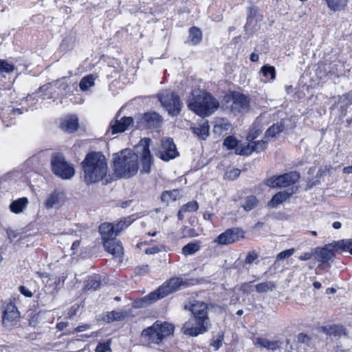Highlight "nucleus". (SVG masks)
<instances>
[{
	"mask_svg": "<svg viewBox=\"0 0 352 352\" xmlns=\"http://www.w3.org/2000/svg\"><path fill=\"white\" fill-rule=\"evenodd\" d=\"M150 142L149 138H143L135 146V153L130 149H124L113 155V168L118 177L127 179L134 176L139 169V157L142 163L141 172L150 173L153 164Z\"/></svg>",
	"mask_w": 352,
	"mask_h": 352,
	"instance_id": "nucleus-1",
	"label": "nucleus"
},
{
	"mask_svg": "<svg viewBox=\"0 0 352 352\" xmlns=\"http://www.w3.org/2000/svg\"><path fill=\"white\" fill-rule=\"evenodd\" d=\"M82 166L84 180L87 184L100 182L107 173V160L99 152L87 154L82 162Z\"/></svg>",
	"mask_w": 352,
	"mask_h": 352,
	"instance_id": "nucleus-2",
	"label": "nucleus"
},
{
	"mask_svg": "<svg viewBox=\"0 0 352 352\" xmlns=\"http://www.w3.org/2000/svg\"><path fill=\"white\" fill-rule=\"evenodd\" d=\"M219 106V102L212 96L200 89L193 90L188 101V109L201 117L210 116Z\"/></svg>",
	"mask_w": 352,
	"mask_h": 352,
	"instance_id": "nucleus-3",
	"label": "nucleus"
},
{
	"mask_svg": "<svg viewBox=\"0 0 352 352\" xmlns=\"http://www.w3.org/2000/svg\"><path fill=\"white\" fill-rule=\"evenodd\" d=\"M184 284L182 278L174 277L164 283L155 291L135 302V307L138 308L144 307L155 302L159 299L163 298L168 295L177 291Z\"/></svg>",
	"mask_w": 352,
	"mask_h": 352,
	"instance_id": "nucleus-4",
	"label": "nucleus"
},
{
	"mask_svg": "<svg viewBox=\"0 0 352 352\" xmlns=\"http://www.w3.org/2000/svg\"><path fill=\"white\" fill-rule=\"evenodd\" d=\"M175 327L173 324L157 320L152 326L144 329L142 337L148 342L160 344L168 337L173 334Z\"/></svg>",
	"mask_w": 352,
	"mask_h": 352,
	"instance_id": "nucleus-5",
	"label": "nucleus"
},
{
	"mask_svg": "<svg viewBox=\"0 0 352 352\" xmlns=\"http://www.w3.org/2000/svg\"><path fill=\"white\" fill-rule=\"evenodd\" d=\"M51 166L52 172L63 179H69L75 174L73 165L68 163L61 155L56 154L52 156Z\"/></svg>",
	"mask_w": 352,
	"mask_h": 352,
	"instance_id": "nucleus-6",
	"label": "nucleus"
},
{
	"mask_svg": "<svg viewBox=\"0 0 352 352\" xmlns=\"http://www.w3.org/2000/svg\"><path fill=\"white\" fill-rule=\"evenodd\" d=\"M158 98L162 105L168 111L169 115L175 116L180 113L182 103L177 94L172 91L164 90L159 94Z\"/></svg>",
	"mask_w": 352,
	"mask_h": 352,
	"instance_id": "nucleus-7",
	"label": "nucleus"
},
{
	"mask_svg": "<svg viewBox=\"0 0 352 352\" xmlns=\"http://www.w3.org/2000/svg\"><path fill=\"white\" fill-rule=\"evenodd\" d=\"M300 178L299 174L292 171L278 177H272L265 181V184L270 188L287 187L296 183Z\"/></svg>",
	"mask_w": 352,
	"mask_h": 352,
	"instance_id": "nucleus-8",
	"label": "nucleus"
},
{
	"mask_svg": "<svg viewBox=\"0 0 352 352\" xmlns=\"http://www.w3.org/2000/svg\"><path fill=\"white\" fill-rule=\"evenodd\" d=\"M210 326V321L206 320H200L195 318H190L185 322L182 327V331L184 334L189 336L195 337L199 334H203L206 332Z\"/></svg>",
	"mask_w": 352,
	"mask_h": 352,
	"instance_id": "nucleus-9",
	"label": "nucleus"
},
{
	"mask_svg": "<svg viewBox=\"0 0 352 352\" xmlns=\"http://www.w3.org/2000/svg\"><path fill=\"white\" fill-rule=\"evenodd\" d=\"M120 113H118L113 120L111 121L107 131L108 135H115L128 130L133 124L132 117L124 116L119 119Z\"/></svg>",
	"mask_w": 352,
	"mask_h": 352,
	"instance_id": "nucleus-10",
	"label": "nucleus"
},
{
	"mask_svg": "<svg viewBox=\"0 0 352 352\" xmlns=\"http://www.w3.org/2000/svg\"><path fill=\"white\" fill-rule=\"evenodd\" d=\"M179 155L173 139L167 138L161 140V147L157 155L164 161L168 162L175 158Z\"/></svg>",
	"mask_w": 352,
	"mask_h": 352,
	"instance_id": "nucleus-11",
	"label": "nucleus"
},
{
	"mask_svg": "<svg viewBox=\"0 0 352 352\" xmlns=\"http://www.w3.org/2000/svg\"><path fill=\"white\" fill-rule=\"evenodd\" d=\"M2 322L4 327L16 325L19 318V311L13 302H8L4 307Z\"/></svg>",
	"mask_w": 352,
	"mask_h": 352,
	"instance_id": "nucleus-12",
	"label": "nucleus"
},
{
	"mask_svg": "<svg viewBox=\"0 0 352 352\" xmlns=\"http://www.w3.org/2000/svg\"><path fill=\"white\" fill-rule=\"evenodd\" d=\"M336 252H337V249L333 241L323 248H316L314 251L315 258L322 263H327L334 258Z\"/></svg>",
	"mask_w": 352,
	"mask_h": 352,
	"instance_id": "nucleus-13",
	"label": "nucleus"
},
{
	"mask_svg": "<svg viewBox=\"0 0 352 352\" xmlns=\"http://www.w3.org/2000/svg\"><path fill=\"white\" fill-rule=\"evenodd\" d=\"M250 107L248 98L239 93H234L232 95V104L230 110L234 113H242L247 111Z\"/></svg>",
	"mask_w": 352,
	"mask_h": 352,
	"instance_id": "nucleus-14",
	"label": "nucleus"
},
{
	"mask_svg": "<svg viewBox=\"0 0 352 352\" xmlns=\"http://www.w3.org/2000/svg\"><path fill=\"white\" fill-rule=\"evenodd\" d=\"M241 231L237 228L228 229L214 239V242L219 245H228L231 244L239 239L240 237H243Z\"/></svg>",
	"mask_w": 352,
	"mask_h": 352,
	"instance_id": "nucleus-15",
	"label": "nucleus"
},
{
	"mask_svg": "<svg viewBox=\"0 0 352 352\" xmlns=\"http://www.w3.org/2000/svg\"><path fill=\"white\" fill-rule=\"evenodd\" d=\"M193 134L200 140H206L210 134V127L207 120L200 119L196 123L190 125Z\"/></svg>",
	"mask_w": 352,
	"mask_h": 352,
	"instance_id": "nucleus-16",
	"label": "nucleus"
},
{
	"mask_svg": "<svg viewBox=\"0 0 352 352\" xmlns=\"http://www.w3.org/2000/svg\"><path fill=\"white\" fill-rule=\"evenodd\" d=\"M189 310L191 311L195 319L198 320L206 319V321H210L208 317V305L201 301L194 302L190 307Z\"/></svg>",
	"mask_w": 352,
	"mask_h": 352,
	"instance_id": "nucleus-17",
	"label": "nucleus"
},
{
	"mask_svg": "<svg viewBox=\"0 0 352 352\" xmlns=\"http://www.w3.org/2000/svg\"><path fill=\"white\" fill-rule=\"evenodd\" d=\"M67 77H63L54 82L42 86L40 87L39 91L40 92H43L53 90L55 88H57L60 94H67L69 91V86L67 82Z\"/></svg>",
	"mask_w": 352,
	"mask_h": 352,
	"instance_id": "nucleus-18",
	"label": "nucleus"
},
{
	"mask_svg": "<svg viewBox=\"0 0 352 352\" xmlns=\"http://www.w3.org/2000/svg\"><path fill=\"white\" fill-rule=\"evenodd\" d=\"M253 342L255 346L269 351L278 350L282 348L283 344L280 340L272 341L263 337L256 338Z\"/></svg>",
	"mask_w": 352,
	"mask_h": 352,
	"instance_id": "nucleus-19",
	"label": "nucleus"
},
{
	"mask_svg": "<svg viewBox=\"0 0 352 352\" xmlns=\"http://www.w3.org/2000/svg\"><path fill=\"white\" fill-rule=\"evenodd\" d=\"M162 122L160 116L156 112L144 113L141 118V126L140 127H159Z\"/></svg>",
	"mask_w": 352,
	"mask_h": 352,
	"instance_id": "nucleus-20",
	"label": "nucleus"
},
{
	"mask_svg": "<svg viewBox=\"0 0 352 352\" xmlns=\"http://www.w3.org/2000/svg\"><path fill=\"white\" fill-rule=\"evenodd\" d=\"M103 245L105 250L115 257H120L123 254V248L118 240L112 239L104 241Z\"/></svg>",
	"mask_w": 352,
	"mask_h": 352,
	"instance_id": "nucleus-21",
	"label": "nucleus"
},
{
	"mask_svg": "<svg viewBox=\"0 0 352 352\" xmlns=\"http://www.w3.org/2000/svg\"><path fill=\"white\" fill-rule=\"evenodd\" d=\"M23 109H15L12 107H8L6 109H2V112L0 113V118L3 122L10 121V124H6L7 126L12 124V120L15 119L16 116L21 115L23 113Z\"/></svg>",
	"mask_w": 352,
	"mask_h": 352,
	"instance_id": "nucleus-22",
	"label": "nucleus"
},
{
	"mask_svg": "<svg viewBox=\"0 0 352 352\" xmlns=\"http://www.w3.org/2000/svg\"><path fill=\"white\" fill-rule=\"evenodd\" d=\"M294 192L295 191L293 190L291 191H280L273 196L270 201L268 203V206L270 208H276L288 199Z\"/></svg>",
	"mask_w": 352,
	"mask_h": 352,
	"instance_id": "nucleus-23",
	"label": "nucleus"
},
{
	"mask_svg": "<svg viewBox=\"0 0 352 352\" xmlns=\"http://www.w3.org/2000/svg\"><path fill=\"white\" fill-rule=\"evenodd\" d=\"M78 118L75 116H71L64 118L60 123V128L65 132L73 133L78 129Z\"/></svg>",
	"mask_w": 352,
	"mask_h": 352,
	"instance_id": "nucleus-24",
	"label": "nucleus"
},
{
	"mask_svg": "<svg viewBox=\"0 0 352 352\" xmlns=\"http://www.w3.org/2000/svg\"><path fill=\"white\" fill-rule=\"evenodd\" d=\"M29 204L27 197L19 198L13 201L9 206L10 211L14 214H20L24 212Z\"/></svg>",
	"mask_w": 352,
	"mask_h": 352,
	"instance_id": "nucleus-25",
	"label": "nucleus"
},
{
	"mask_svg": "<svg viewBox=\"0 0 352 352\" xmlns=\"http://www.w3.org/2000/svg\"><path fill=\"white\" fill-rule=\"evenodd\" d=\"M100 233L102 237L103 242L107 240H111L115 237L116 231L113 225L111 223H104L99 228Z\"/></svg>",
	"mask_w": 352,
	"mask_h": 352,
	"instance_id": "nucleus-26",
	"label": "nucleus"
},
{
	"mask_svg": "<svg viewBox=\"0 0 352 352\" xmlns=\"http://www.w3.org/2000/svg\"><path fill=\"white\" fill-rule=\"evenodd\" d=\"M62 193L56 190L50 194L44 201V206L47 209L52 208L59 204Z\"/></svg>",
	"mask_w": 352,
	"mask_h": 352,
	"instance_id": "nucleus-27",
	"label": "nucleus"
},
{
	"mask_svg": "<svg viewBox=\"0 0 352 352\" xmlns=\"http://www.w3.org/2000/svg\"><path fill=\"white\" fill-rule=\"evenodd\" d=\"M327 7L333 12L341 11L345 8L349 0H324Z\"/></svg>",
	"mask_w": 352,
	"mask_h": 352,
	"instance_id": "nucleus-28",
	"label": "nucleus"
},
{
	"mask_svg": "<svg viewBox=\"0 0 352 352\" xmlns=\"http://www.w3.org/2000/svg\"><path fill=\"white\" fill-rule=\"evenodd\" d=\"M189 42L192 45H197L200 43L202 39L201 31L196 28L192 27L189 30Z\"/></svg>",
	"mask_w": 352,
	"mask_h": 352,
	"instance_id": "nucleus-29",
	"label": "nucleus"
},
{
	"mask_svg": "<svg viewBox=\"0 0 352 352\" xmlns=\"http://www.w3.org/2000/svg\"><path fill=\"white\" fill-rule=\"evenodd\" d=\"M180 192L178 190H173L163 192L161 199L166 204H169L171 201H175L180 197Z\"/></svg>",
	"mask_w": 352,
	"mask_h": 352,
	"instance_id": "nucleus-30",
	"label": "nucleus"
},
{
	"mask_svg": "<svg viewBox=\"0 0 352 352\" xmlns=\"http://www.w3.org/2000/svg\"><path fill=\"white\" fill-rule=\"evenodd\" d=\"M95 79L96 78L92 74L83 77L79 84L80 90L85 91L94 87L95 85Z\"/></svg>",
	"mask_w": 352,
	"mask_h": 352,
	"instance_id": "nucleus-31",
	"label": "nucleus"
},
{
	"mask_svg": "<svg viewBox=\"0 0 352 352\" xmlns=\"http://www.w3.org/2000/svg\"><path fill=\"white\" fill-rule=\"evenodd\" d=\"M230 124L224 119L219 118L214 122L213 131L214 133L221 134L223 131L230 129Z\"/></svg>",
	"mask_w": 352,
	"mask_h": 352,
	"instance_id": "nucleus-32",
	"label": "nucleus"
},
{
	"mask_svg": "<svg viewBox=\"0 0 352 352\" xmlns=\"http://www.w3.org/2000/svg\"><path fill=\"white\" fill-rule=\"evenodd\" d=\"M199 242L189 243L182 248V253L185 256L192 255L200 250Z\"/></svg>",
	"mask_w": 352,
	"mask_h": 352,
	"instance_id": "nucleus-33",
	"label": "nucleus"
},
{
	"mask_svg": "<svg viewBox=\"0 0 352 352\" xmlns=\"http://www.w3.org/2000/svg\"><path fill=\"white\" fill-rule=\"evenodd\" d=\"M334 244L336 246L337 251L339 250L348 251L351 254H352V239L334 241Z\"/></svg>",
	"mask_w": 352,
	"mask_h": 352,
	"instance_id": "nucleus-34",
	"label": "nucleus"
},
{
	"mask_svg": "<svg viewBox=\"0 0 352 352\" xmlns=\"http://www.w3.org/2000/svg\"><path fill=\"white\" fill-rule=\"evenodd\" d=\"M258 204L257 198L254 195H250L244 199L242 207L245 211H250L254 209Z\"/></svg>",
	"mask_w": 352,
	"mask_h": 352,
	"instance_id": "nucleus-35",
	"label": "nucleus"
},
{
	"mask_svg": "<svg viewBox=\"0 0 352 352\" xmlns=\"http://www.w3.org/2000/svg\"><path fill=\"white\" fill-rule=\"evenodd\" d=\"M275 287L273 282L265 281L256 285L255 289L258 293H263L274 290Z\"/></svg>",
	"mask_w": 352,
	"mask_h": 352,
	"instance_id": "nucleus-36",
	"label": "nucleus"
},
{
	"mask_svg": "<svg viewBox=\"0 0 352 352\" xmlns=\"http://www.w3.org/2000/svg\"><path fill=\"white\" fill-rule=\"evenodd\" d=\"M252 142L241 144L236 147L235 153L240 155H250L253 153Z\"/></svg>",
	"mask_w": 352,
	"mask_h": 352,
	"instance_id": "nucleus-37",
	"label": "nucleus"
},
{
	"mask_svg": "<svg viewBox=\"0 0 352 352\" xmlns=\"http://www.w3.org/2000/svg\"><path fill=\"white\" fill-rule=\"evenodd\" d=\"M124 315L123 312L120 311H112L111 312H108L105 318H104V321L107 322H111L113 321H119L124 318Z\"/></svg>",
	"mask_w": 352,
	"mask_h": 352,
	"instance_id": "nucleus-38",
	"label": "nucleus"
},
{
	"mask_svg": "<svg viewBox=\"0 0 352 352\" xmlns=\"http://www.w3.org/2000/svg\"><path fill=\"white\" fill-rule=\"evenodd\" d=\"M284 129V125L282 122H278L270 126L266 131V135L267 137H275L277 134L283 131Z\"/></svg>",
	"mask_w": 352,
	"mask_h": 352,
	"instance_id": "nucleus-39",
	"label": "nucleus"
},
{
	"mask_svg": "<svg viewBox=\"0 0 352 352\" xmlns=\"http://www.w3.org/2000/svg\"><path fill=\"white\" fill-rule=\"evenodd\" d=\"M132 220L130 217L125 218L123 220H120L117 224L114 225L116 235L117 236L120 232L126 229L131 225Z\"/></svg>",
	"mask_w": 352,
	"mask_h": 352,
	"instance_id": "nucleus-40",
	"label": "nucleus"
},
{
	"mask_svg": "<svg viewBox=\"0 0 352 352\" xmlns=\"http://www.w3.org/2000/svg\"><path fill=\"white\" fill-rule=\"evenodd\" d=\"M263 75L270 80H274L276 78V70L274 67L270 65H264L261 68Z\"/></svg>",
	"mask_w": 352,
	"mask_h": 352,
	"instance_id": "nucleus-41",
	"label": "nucleus"
},
{
	"mask_svg": "<svg viewBox=\"0 0 352 352\" xmlns=\"http://www.w3.org/2000/svg\"><path fill=\"white\" fill-rule=\"evenodd\" d=\"M14 69V67L12 64L9 63L6 60H0V74H10Z\"/></svg>",
	"mask_w": 352,
	"mask_h": 352,
	"instance_id": "nucleus-42",
	"label": "nucleus"
},
{
	"mask_svg": "<svg viewBox=\"0 0 352 352\" xmlns=\"http://www.w3.org/2000/svg\"><path fill=\"white\" fill-rule=\"evenodd\" d=\"M238 145L237 140L233 136L227 137L223 142V146L226 147L228 149H233L236 148Z\"/></svg>",
	"mask_w": 352,
	"mask_h": 352,
	"instance_id": "nucleus-43",
	"label": "nucleus"
},
{
	"mask_svg": "<svg viewBox=\"0 0 352 352\" xmlns=\"http://www.w3.org/2000/svg\"><path fill=\"white\" fill-rule=\"evenodd\" d=\"M253 151L259 153L267 148V142L264 140L252 142Z\"/></svg>",
	"mask_w": 352,
	"mask_h": 352,
	"instance_id": "nucleus-44",
	"label": "nucleus"
},
{
	"mask_svg": "<svg viewBox=\"0 0 352 352\" xmlns=\"http://www.w3.org/2000/svg\"><path fill=\"white\" fill-rule=\"evenodd\" d=\"M185 212L197 211L199 208L198 203L196 201H190L182 206Z\"/></svg>",
	"mask_w": 352,
	"mask_h": 352,
	"instance_id": "nucleus-45",
	"label": "nucleus"
},
{
	"mask_svg": "<svg viewBox=\"0 0 352 352\" xmlns=\"http://www.w3.org/2000/svg\"><path fill=\"white\" fill-rule=\"evenodd\" d=\"M100 285V282L98 278H91L87 280L85 285V289L87 290L94 289L96 290Z\"/></svg>",
	"mask_w": 352,
	"mask_h": 352,
	"instance_id": "nucleus-46",
	"label": "nucleus"
},
{
	"mask_svg": "<svg viewBox=\"0 0 352 352\" xmlns=\"http://www.w3.org/2000/svg\"><path fill=\"white\" fill-rule=\"evenodd\" d=\"M294 251H295L294 248H291L289 250L282 251L277 254L276 259L277 260H283V259L287 258L290 257L294 254Z\"/></svg>",
	"mask_w": 352,
	"mask_h": 352,
	"instance_id": "nucleus-47",
	"label": "nucleus"
},
{
	"mask_svg": "<svg viewBox=\"0 0 352 352\" xmlns=\"http://www.w3.org/2000/svg\"><path fill=\"white\" fill-rule=\"evenodd\" d=\"M258 258V254L255 251L249 252L245 259V264H251Z\"/></svg>",
	"mask_w": 352,
	"mask_h": 352,
	"instance_id": "nucleus-48",
	"label": "nucleus"
},
{
	"mask_svg": "<svg viewBox=\"0 0 352 352\" xmlns=\"http://www.w3.org/2000/svg\"><path fill=\"white\" fill-rule=\"evenodd\" d=\"M96 352H111L109 344L107 342L99 344L96 349Z\"/></svg>",
	"mask_w": 352,
	"mask_h": 352,
	"instance_id": "nucleus-49",
	"label": "nucleus"
},
{
	"mask_svg": "<svg viewBox=\"0 0 352 352\" xmlns=\"http://www.w3.org/2000/svg\"><path fill=\"white\" fill-rule=\"evenodd\" d=\"M223 340V336L222 335H219L216 340H213L211 342V346H212L214 350H218L222 345V342Z\"/></svg>",
	"mask_w": 352,
	"mask_h": 352,
	"instance_id": "nucleus-50",
	"label": "nucleus"
},
{
	"mask_svg": "<svg viewBox=\"0 0 352 352\" xmlns=\"http://www.w3.org/2000/svg\"><path fill=\"white\" fill-rule=\"evenodd\" d=\"M20 293L27 298H31L33 296V293L25 286L21 285L19 287Z\"/></svg>",
	"mask_w": 352,
	"mask_h": 352,
	"instance_id": "nucleus-51",
	"label": "nucleus"
},
{
	"mask_svg": "<svg viewBox=\"0 0 352 352\" xmlns=\"http://www.w3.org/2000/svg\"><path fill=\"white\" fill-rule=\"evenodd\" d=\"M74 46V41L72 38H67L63 40L62 47L67 50L72 49Z\"/></svg>",
	"mask_w": 352,
	"mask_h": 352,
	"instance_id": "nucleus-52",
	"label": "nucleus"
},
{
	"mask_svg": "<svg viewBox=\"0 0 352 352\" xmlns=\"http://www.w3.org/2000/svg\"><path fill=\"white\" fill-rule=\"evenodd\" d=\"M240 289L244 293H250L253 291L252 286L251 285V282L243 283L241 285Z\"/></svg>",
	"mask_w": 352,
	"mask_h": 352,
	"instance_id": "nucleus-53",
	"label": "nucleus"
},
{
	"mask_svg": "<svg viewBox=\"0 0 352 352\" xmlns=\"http://www.w3.org/2000/svg\"><path fill=\"white\" fill-rule=\"evenodd\" d=\"M90 329V325L87 324H85L82 325H80L77 327L76 328L73 329V332H82L85 331Z\"/></svg>",
	"mask_w": 352,
	"mask_h": 352,
	"instance_id": "nucleus-54",
	"label": "nucleus"
},
{
	"mask_svg": "<svg viewBox=\"0 0 352 352\" xmlns=\"http://www.w3.org/2000/svg\"><path fill=\"white\" fill-rule=\"evenodd\" d=\"M239 174L240 170L239 169H234L228 173V177L232 179H234L239 177Z\"/></svg>",
	"mask_w": 352,
	"mask_h": 352,
	"instance_id": "nucleus-55",
	"label": "nucleus"
},
{
	"mask_svg": "<svg viewBox=\"0 0 352 352\" xmlns=\"http://www.w3.org/2000/svg\"><path fill=\"white\" fill-rule=\"evenodd\" d=\"M68 326H69L68 322H60L57 323L56 328L59 331H63V330L65 329Z\"/></svg>",
	"mask_w": 352,
	"mask_h": 352,
	"instance_id": "nucleus-56",
	"label": "nucleus"
},
{
	"mask_svg": "<svg viewBox=\"0 0 352 352\" xmlns=\"http://www.w3.org/2000/svg\"><path fill=\"white\" fill-rule=\"evenodd\" d=\"M159 252V249L157 247H152L150 248H147L144 250L145 254H154Z\"/></svg>",
	"mask_w": 352,
	"mask_h": 352,
	"instance_id": "nucleus-57",
	"label": "nucleus"
},
{
	"mask_svg": "<svg viewBox=\"0 0 352 352\" xmlns=\"http://www.w3.org/2000/svg\"><path fill=\"white\" fill-rule=\"evenodd\" d=\"M312 254L309 252H305L302 254H301L298 258L300 261H308L311 258Z\"/></svg>",
	"mask_w": 352,
	"mask_h": 352,
	"instance_id": "nucleus-58",
	"label": "nucleus"
},
{
	"mask_svg": "<svg viewBox=\"0 0 352 352\" xmlns=\"http://www.w3.org/2000/svg\"><path fill=\"white\" fill-rule=\"evenodd\" d=\"M253 130H251V131L249 133V134L247 136V139L250 141L251 140L254 139L256 135L260 133L258 131H256L255 133H253Z\"/></svg>",
	"mask_w": 352,
	"mask_h": 352,
	"instance_id": "nucleus-59",
	"label": "nucleus"
},
{
	"mask_svg": "<svg viewBox=\"0 0 352 352\" xmlns=\"http://www.w3.org/2000/svg\"><path fill=\"white\" fill-rule=\"evenodd\" d=\"M213 214L210 212H205L203 214V217L205 220L211 221Z\"/></svg>",
	"mask_w": 352,
	"mask_h": 352,
	"instance_id": "nucleus-60",
	"label": "nucleus"
},
{
	"mask_svg": "<svg viewBox=\"0 0 352 352\" xmlns=\"http://www.w3.org/2000/svg\"><path fill=\"white\" fill-rule=\"evenodd\" d=\"M258 54L256 53H252L250 55V60L252 62H256L258 60Z\"/></svg>",
	"mask_w": 352,
	"mask_h": 352,
	"instance_id": "nucleus-61",
	"label": "nucleus"
},
{
	"mask_svg": "<svg viewBox=\"0 0 352 352\" xmlns=\"http://www.w3.org/2000/svg\"><path fill=\"white\" fill-rule=\"evenodd\" d=\"M343 173L346 174H351L352 173V165L346 166L343 168Z\"/></svg>",
	"mask_w": 352,
	"mask_h": 352,
	"instance_id": "nucleus-62",
	"label": "nucleus"
},
{
	"mask_svg": "<svg viewBox=\"0 0 352 352\" xmlns=\"http://www.w3.org/2000/svg\"><path fill=\"white\" fill-rule=\"evenodd\" d=\"M79 245H80V241H75L72 245V250L74 252L75 250H76L78 249Z\"/></svg>",
	"mask_w": 352,
	"mask_h": 352,
	"instance_id": "nucleus-63",
	"label": "nucleus"
},
{
	"mask_svg": "<svg viewBox=\"0 0 352 352\" xmlns=\"http://www.w3.org/2000/svg\"><path fill=\"white\" fill-rule=\"evenodd\" d=\"M184 213H185L184 210L181 208L177 213V217L179 220H182L184 219Z\"/></svg>",
	"mask_w": 352,
	"mask_h": 352,
	"instance_id": "nucleus-64",
	"label": "nucleus"
}]
</instances>
